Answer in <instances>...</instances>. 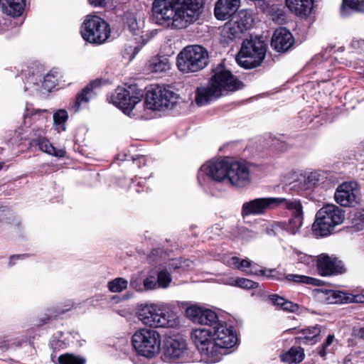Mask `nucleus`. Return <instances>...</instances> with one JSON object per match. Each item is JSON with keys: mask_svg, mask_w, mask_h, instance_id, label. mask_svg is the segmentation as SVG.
I'll list each match as a JSON object with an SVG mask.
<instances>
[{"mask_svg": "<svg viewBox=\"0 0 364 364\" xmlns=\"http://www.w3.org/2000/svg\"><path fill=\"white\" fill-rule=\"evenodd\" d=\"M203 0H154L152 19L172 29H183L193 23Z\"/></svg>", "mask_w": 364, "mask_h": 364, "instance_id": "obj_1", "label": "nucleus"}, {"mask_svg": "<svg viewBox=\"0 0 364 364\" xmlns=\"http://www.w3.org/2000/svg\"><path fill=\"white\" fill-rule=\"evenodd\" d=\"M237 342L233 328L220 321L215 311L206 308V363L220 361Z\"/></svg>", "mask_w": 364, "mask_h": 364, "instance_id": "obj_2", "label": "nucleus"}, {"mask_svg": "<svg viewBox=\"0 0 364 364\" xmlns=\"http://www.w3.org/2000/svg\"><path fill=\"white\" fill-rule=\"evenodd\" d=\"M345 220V211L334 204L323 206L316 213L313 231L316 235L328 236Z\"/></svg>", "mask_w": 364, "mask_h": 364, "instance_id": "obj_3", "label": "nucleus"}, {"mask_svg": "<svg viewBox=\"0 0 364 364\" xmlns=\"http://www.w3.org/2000/svg\"><path fill=\"white\" fill-rule=\"evenodd\" d=\"M138 318L144 324L154 328H173L178 324L173 311L156 304L143 306L139 311Z\"/></svg>", "mask_w": 364, "mask_h": 364, "instance_id": "obj_4", "label": "nucleus"}, {"mask_svg": "<svg viewBox=\"0 0 364 364\" xmlns=\"http://www.w3.org/2000/svg\"><path fill=\"white\" fill-rule=\"evenodd\" d=\"M243 84L229 70L218 68L211 77L206 87V102L208 100L216 99L225 92H234L242 88Z\"/></svg>", "mask_w": 364, "mask_h": 364, "instance_id": "obj_5", "label": "nucleus"}, {"mask_svg": "<svg viewBox=\"0 0 364 364\" xmlns=\"http://www.w3.org/2000/svg\"><path fill=\"white\" fill-rule=\"evenodd\" d=\"M266 51L267 46L260 38L246 40L236 56V61L245 68H255L263 61Z\"/></svg>", "mask_w": 364, "mask_h": 364, "instance_id": "obj_6", "label": "nucleus"}, {"mask_svg": "<svg viewBox=\"0 0 364 364\" xmlns=\"http://www.w3.org/2000/svg\"><path fill=\"white\" fill-rule=\"evenodd\" d=\"M205 48L199 45L187 46L176 57V67L183 74L198 72L205 67Z\"/></svg>", "mask_w": 364, "mask_h": 364, "instance_id": "obj_7", "label": "nucleus"}, {"mask_svg": "<svg viewBox=\"0 0 364 364\" xmlns=\"http://www.w3.org/2000/svg\"><path fill=\"white\" fill-rule=\"evenodd\" d=\"M132 342L136 353L144 357L152 358L159 353L161 336L153 329H140L132 336Z\"/></svg>", "mask_w": 364, "mask_h": 364, "instance_id": "obj_8", "label": "nucleus"}, {"mask_svg": "<svg viewBox=\"0 0 364 364\" xmlns=\"http://www.w3.org/2000/svg\"><path fill=\"white\" fill-rule=\"evenodd\" d=\"M82 38L91 43L101 44L109 36L108 23L97 16H87L81 29Z\"/></svg>", "mask_w": 364, "mask_h": 364, "instance_id": "obj_9", "label": "nucleus"}, {"mask_svg": "<svg viewBox=\"0 0 364 364\" xmlns=\"http://www.w3.org/2000/svg\"><path fill=\"white\" fill-rule=\"evenodd\" d=\"M180 100L179 95L173 91L161 86H156L146 94V107L151 110H161L173 108Z\"/></svg>", "mask_w": 364, "mask_h": 364, "instance_id": "obj_10", "label": "nucleus"}, {"mask_svg": "<svg viewBox=\"0 0 364 364\" xmlns=\"http://www.w3.org/2000/svg\"><path fill=\"white\" fill-rule=\"evenodd\" d=\"M285 203V198H257L242 204L241 215L243 218L249 215H262L267 211L279 208Z\"/></svg>", "mask_w": 364, "mask_h": 364, "instance_id": "obj_11", "label": "nucleus"}, {"mask_svg": "<svg viewBox=\"0 0 364 364\" xmlns=\"http://www.w3.org/2000/svg\"><path fill=\"white\" fill-rule=\"evenodd\" d=\"M288 175L295 178L289 183L291 184V189L299 193L314 188L326 179L325 173L321 171L305 173L291 171Z\"/></svg>", "mask_w": 364, "mask_h": 364, "instance_id": "obj_12", "label": "nucleus"}, {"mask_svg": "<svg viewBox=\"0 0 364 364\" xmlns=\"http://www.w3.org/2000/svg\"><path fill=\"white\" fill-rule=\"evenodd\" d=\"M135 86L128 88L117 87L115 94L109 97V102L118 107L124 113L129 114L135 105L141 101L142 94L135 92Z\"/></svg>", "mask_w": 364, "mask_h": 364, "instance_id": "obj_13", "label": "nucleus"}, {"mask_svg": "<svg viewBox=\"0 0 364 364\" xmlns=\"http://www.w3.org/2000/svg\"><path fill=\"white\" fill-rule=\"evenodd\" d=\"M336 202L343 207H354L360 203V193L354 181L340 184L335 192Z\"/></svg>", "mask_w": 364, "mask_h": 364, "instance_id": "obj_14", "label": "nucleus"}, {"mask_svg": "<svg viewBox=\"0 0 364 364\" xmlns=\"http://www.w3.org/2000/svg\"><path fill=\"white\" fill-rule=\"evenodd\" d=\"M226 183L238 188L249 186L251 174L248 166L243 162L231 161Z\"/></svg>", "mask_w": 364, "mask_h": 364, "instance_id": "obj_15", "label": "nucleus"}, {"mask_svg": "<svg viewBox=\"0 0 364 364\" xmlns=\"http://www.w3.org/2000/svg\"><path fill=\"white\" fill-rule=\"evenodd\" d=\"M281 207L289 210L293 216L287 224V232L291 235L296 234L303 223V208L301 202L296 199L285 198V203H282Z\"/></svg>", "mask_w": 364, "mask_h": 364, "instance_id": "obj_16", "label": "nucleus"}, {"mask_svg": "<svg viewBox=\"0 0 364 364\" xmlns=\"http://www.w3.org/2000/svg\"><path fill=\"white\" fill-rule=\"evenodd\" d=\"M230 163L225 158L210 161L207 166L209 176L215 181L226 183Z\"/></svg>", "mask_w": 364, "mask_h": 364, "instance_id": "obj_17", "label": "nucleus"}, {"mask_svg": "<svg viewBox=\"0 0 364 364\" xmlns=\"http://www.w3.org/2000/svg\"><path fill=\"white\" fill-rule=\"evenodd\" d=\"M225 263L229 267L239 269L248 275L266 276L265 270L256 269L255 264L249 259H240L238 257L232 256L228 258ZM267 277H269V275H267Z\"/></svg>", "mask_w": 364, "mask_h": 364, "instance_id": "obj_18", "label": "nucleus"}, {"mask_svg": "<svg viewBox=\"0 0 364 364\" xmlns=\"http://www.w3.org/2000/svg\"><path fill=\"white\" fill-rule=\"evenodd\" d=\"M294 43L291 33L285 28L275 30L271 41L272 47L278 52L288 50Z\"/></svg>", "mask_w": 364, "mask_h": 364, "instance_id": "obj_19", "label": "nucleus"}, {"mask_svg": "<svg viewBox=\"0 0 364 364\" xmlns=\"http://www.w3.org/2000/svg\"><path fill=\"white\" fill-rule=\"evenodd\" d=\"M187 346L183 338L168 339L164 345V355L171 360H176L181 358L186 353Z\"/></svg>", "mask_w": 364, "mask_h": 364, "instance_id": "obj_20", "label": "nucleus"}, {"mask_svg": "<svg viewBox=\"0 0 364 364\" xmlns=\"http://www.w3.org/2000/svg\"><path fill=\"white\" fill-rule=\"evenodd\" d=\"M240 6V0H218L215 6V16L225 20L235 14Z\"/></svg>", "mask_w": 364, "mask_h": 364, "instance_id": "obj_21", "label": "nucleus"}, {"mask_svg": "<svg viewBox=\"0 0 364 364\" xmlns=\"http://www.w3.org/2000/svg\"><path fill=\"white\" fill-rule=\"evenodd\" d=\"M317 269L322 276H330L341 273L342 267L337 262L326 255H321L317 260Z\"/></svg>", "mask_w": 364, "mask_h": 364, "instance_id": "obj_22", "label": "nucleus"}, {"mask_svg": "<svg viewBox=\"0 0 364 364\" xmlns=\"http://www.w3.org/2000/svg\"><path fill=\"white\" fill-rule=\"evenodd\" d=\"M98 85L99 84L97 82H92L87 85L81 92L77 95L74 105L72 107L74 112H78L82 107H84L91 99L96 96L94 88Z\"/></svg>", "mask_w": 364, "mask_h": 364, "instance_id": "obj_23", "label": "nucleus"}, {"mask_svg": "<svg viewBox=\"0 0 364 364\" xmlns=\"http://www.w3.org/2000/svg\"><path fill=\"white\" fill-rule=\"evenodd\" d=\"M314 0H286L289 10L296 16H307L311 11Z\"/></svg>", "mask_w": 364, "mask_h": 364, "instance_id": "obj_24", "label": "nucleus"}, {"mask_svg": "<svg viewBox=\"0 0 364 364\" xmlns=\"http://www.w3.org/2000/svg\"><path fill=\"white\" fill-rule=\"evenodd\" d=\"M171 69V63L166 57L155 56L148 63V70L151 73H164Z\"/></svg>", "mask_w": 364, "mask_h": 364, "instance_id": "obj_25", "label": "nucleus"}, {"mask_svg": "<svg viewBox=\"0 0 364 364\" xmlns=\"http://www.w3.org/2000/svg\"><path fill=\"white\" fill-rule=\"evenodd\" d=\"M33 142L39 147L42 151L50 155L56 157H63L65 154V151L64 150L57 149L45 137H38L34 139Z\"/></svg>", "mask_w": 364, "mask_h": 364, "instance_id": "obj_26", "label": "nucleus"}, {"mask_svg": "<svg viewBox=\"0 0 364 364\" xmlns=\"http://www.w3.org/2000/svg\"><path fill=\"white\" fill-rule=\"evenodd\" d=\"M2 4L9 15L19 16L24 10L26 0H2Z\"/></svg>", "mask_w": 364, "mask_h": 364, "instance_id": "obj_27", "label": "nucleus"}, {"mask_svg": "<svg viewBox=\"0 0 364 364\" xmlns=\"http://www.w3.org/2000/svg\"><path fill=\"white\" fill-rule=\"evenodd\" d=\"M305 357L304 349L300 347H291L287 353L281 355L283 362L291 364L301 363Z\"/></svg>", "mask_w": 364, "mask_h": 364, "instance_id": "obj_28", "label": "nucleus"}, {"mask_svg": "<svg viewBox=\"0 0 364 364\" xmlns=\"http://www.w3.org/2000/svg\"><path fill=\"white\" fill-rule=\"evenodd\" d=\"M237 23L232 17L225 24L223 30V35L230 39L239 38L244 31Z\"/></svg>", "mask_w": 364, "mask_h": 364, "instance_id": "obj_29", "label": "nucleus"}, {"mask_svg": "<svg viewBox=\"0 0 364 364\" xmlns=\"http://www.w3.org/2000/svg\"><path fill=\"white\" fill-rule=\"evenodd\" d=\"M320 299L328 304L341 303L345 299L344 294L332 289L321 290L318 292Z\"/></svg>", "mask_w": 364, "mask_h": 364, "instance_id": "obj_30", "label": "nucleus"}, {"mask_svg": "<svg viewBox=\"0 0 364 364\" xmlns=\"http://www.w3.org/2000/svg\"><path fill=\"white\" fill-rule=\"evenodd\" d=\"M186 314L187 317L193 322L200 324L203 323L205 310L203 307L197 304H192L186 309Z\"/></svg>", "mask_w": 364, "mask_h": 364, "instance_id": "obj_31", "label": "nucleus"}, {"mask_svg": "<svg viewBox=\"0 0 364 364\" xmlns=\"http://www.w3.org/2000/svg\"><path fill=\"white\" fill-rule=\"evenodd\" d=\"M348 9L364 13V0H343L341 8L342 16H345L348 14Z\"/></svg>", "mask_w": 364, "mask_h": 364, "instance_id": "obj_32", "label": "nucleus"}, {"mask_svg": "<svg viewBox=\"0 0 364 364\" xmlns=\"http://www.w3.org/2000/svg\"><path fill=\"white\" fill-rule=\"evenodd\" d=\"M237 21V24L241 27L243 31L249 30L253 23L252 14L247 11H240L237 16L233 17Z\"/></svg>", "mask_w": 364, "mask_h": 364, "instance_id": "obj_33", "label": "nucleus"}, {"mask_svg": "<svg viewBox=\"0 0 364 364\" xmlns=\"http://www.w3.org/2000/svg\"><path fill=\"white\" fill-rule=\"evenodd\" d=\"M191 339L198 351L203 353L205 351V329L203 328L193 329L191 333Z\"/></svg>", "mask_w": 364, "mask_h": 364, "instance_id": "obj_34", "label": "nucleus"}, {"mask_svg": "<svg viewBox=\"0 0 364 364\" xmlns=\"http://www.w3.org/2000/svg\"><path fill=\"white\" fill-rule=\"evenodd\" d=\"M60 76V75L57 70H51L44 76L43 87L48 91H50L57 85Z\"/></svg>", "mask_w": 364, "mask_h": 364, "instance_id": "obj_35", "label": "nucleus"}, {"mask_svg": "<svg viewBox=\"0 0 364 364\" xmlns=\"http://www.w3.org/2000/svg\"><path fill=\"white\" fill-rule=\"evenodd\" d=\"M59 364H85L86 359L73 353H64L58 357Z\"/></svg>", "mask_w": 364, "mask_h": 364, "instance_id": "obj_36", "label": "nucleus"}, {"mask_svg": "<svg viewBox=\"0 0 364 364\" xmlns=\"http://www.w3.org/2000/svg\"><path fill=\"white\" fill-rule=\"evenodd\" d=\"M300 332L301 333L302 336H299V339L304 340V343L311 342V343H314L316 342L314 338L319 335L321 331L318 327L314 326L311 328H303L300 331Z\"/></svg>", "mask_w": 364, "mask_h": 364, "instance_id": "obj_37", "label": "nucleus"}, {"mask_svg": "<svg viewBox=\"0 0 364 364\" xmlns=\"http://www.w3.org/2000/svg\"><path fill=\"white\" fill-rule=\"evenodd\" d=\"M68 118V114L65 109H59L53 114V121L58 132L65 131V123Z\"/></svg>", "mask_w": 364, "mask_h": 364, "instance_id": "obj_38", "label": "nucleus"}, {"mask_svg": "<svg viewBox=\"0 0 364 364\" xmlns=\"http://www.w3.org/2000/svg\"><path fill=\"white\" fill-rule=\"evenodd\" d=\"M127 284V280L122 277H118L109 282L107 284V287L110 291L118 293L126 289Z\"/></svg>", "mask_w": 364, "mask_h": 364, "instance_id": "obj_39", "label": "nucleus"}, {"mask_svg": "<svg viewBox=\"0 0 364 364\" xmlns=\"http://www.w3.org/2000/svg\"><path fill=\"white\" fill-rule=\"evenodd\" d=\"M172 281L171 273L166 269H161L158 273L157 282L159 288H167Z\"/></svg>", "mask_w": 364, "mask_h": 364, "instance_id": "obj_40", "label": "nucleus"}, {"mask_svg": "<svg viewBox=\"0 0 364 364\" xmlns=\"http://www.w3.org/2000/svg\"><path fill=\"white\" fill-rule=\"evenodd\" d=\"M236 235L238 238L244 241H249L254 238L256 236V234L248 228L240 226L237 228Z\"/></svg>", "mask_w": 364, "mask_h": 364, "instance_id": "obj_41", "label": "nucleus"}, {"mask_svg": "<svg viewBox=\"0 0 364 364\" xmlns=\"http://www.w3.org/2000/svg\"><path fill=\"white\" fill-rule=\"evenodd\" d=\"M287 280L292 281L294 282L312 284H316L317 282L314 278L299 274H289L287 276Z\"/></svg>", "mask_w": 364, "mask_h": 364, "instance_id": "obj_42", "label": "nucleus"}, {"mask_svg": "<svg viewBox=\"0 0 364 364\" xmlns=\"http://www.w3.org/2000/svg\"><path fill=\"white\" fill-rule=\"evenodd\" d=\"M334 341V336L329 334L325 341V343L319 348L318 353L322 357L325 358L326 354L330 352L328 348L333 343Z\"/></svg>", "mask_w": 364, "mask_h": 364, "instance_id": "obj_43", "label": "nucleus"}, {"mask_svg": "<svg viewBox=\"0 0 364 364\" xmlns=\"http://www.w3.org/2000/svg\"><path fill=\"white\" fill-rule=\"evenodd\" d=\"M237 282V287L242 289H252L258 287V283L246 278L238 277Z\"/></svg>", "mask_w": 364, "mask_h": 364, "instance_id": "obj_44", "label": "nucleus"}, {"mask_svg": "<svg viewBox=\"0 0 364 364\" xmlns=\"http://www.w3.org/2000/svg\"><path fill=\"white\" fill-rule=\"evenodd\" d=\"M194 102L200 107L205 104V86L201 85L196 88Z\"/></svg>", "mask_w": 364, "mask_h": 364, "instance_id": "obj_45", "label": "nucleus"}, {"mask_svg": "<svg viewBox=\"0 0 364 364\" xmlns=\"http://www.w3.org/2000/svg\"><path fill=\"white\" fill-rule=\"evenodd\" d=\"M143 285L146 290H152L159 287L157 279L154 276H149L143 281Z\"/></svg>", "mask_w": 364, "mask_h": 364, "instance_id": "obj_46", "label": "nucleus"}, {"mask_svg": "<svg viewBox=\"0 0 364 364\" xmlns=\"http://www.w3.org/2000/svg\"><path fill=\"white\" fill-rule=\"evenodd\" d=\"M130 287L137 291H141L142 287L139 275H133L130 279Z\"/></svg>", "mask_w": 364, "mask_h": 364, "instance_id": "obj_47", "label": "nucleus"}, {"mask_svg": "<svg viewBox=\"0 0 364 364\" xmlns=\"http://www.w3.org/2000/svg\"><path fill=\"white\" fill-rule=\"evenodd\" d=\"M269 299L274 305L279 306L281 309L283 306L284 301H286L284 298L279 296L277 294L270 295Z\"/></svg>", "mask_w": 364, "mask_h": 364, "instance_id": "obj_48", "label": "nucleus"}, {"mask_svg": "<svg viewBox=\"0 0 364 364\" xmlns=\"http://www.w3.org/2000/svg\"><path fill=\"white\" fill-rule=\"evenodd\" d=\"M298 260L299 262L307 265L314 262V259L311 256L301 252L298 253Z\"/></svg>", "mask_w": 364, "mask_h": 364, "instance_id": "obj_49", "label": "nucleus"}, {"mask_svg": "<svg viewBox=\"0 0 364 364\" xmlns=\"http://www.w3.org/2000/svg\"><path fill=\"white\" fill-rule=\"evenodd\" d=\"M298 309H299V306L296 304H295L289 301H287V300H286L284 301V305L282 307V309H283L284 311H289V312H294Z\"/></svg>", "mask_w": 364, "mask_h": 364, "instance_id": "obj_50", "label": "nucleus"}, {"mask_svg": "<svg viewBox=\"0 0 364 364\" xmlns=\"http://www.w3.org/2000/svg\"><path fill=\"white\" fill-rule=\"evenodd\" d=\"M89 3L95 7H106L111 0H88Z\"/></svg>", "mask_w": 364, "mask_h": 364, "instance_id": "obj_51", "label": "nucleus"}, {"mask_svg": "<svg viewBox=\"0 0 364 364\" xmlns=\"http://www.w3.org/2000/svg\"><path fill=\"white\" fill-rule=\"evenodd\" d=\"M204 165H201L198 170L197 180L198 183L200 186H203V183L205 181V171L203 170Z\"/></svg>", "mask_w": 364, "mask_h": 364, "instance_id": "obj_52", "label": "nucleus"}, {"mask_svg": "<svg viewBox=\"0 0 364 364\" xmlns=\"http://www.w3.org/2000/svg\"><path fill=\"white\" fill-rule=\"evenodd\" d=\"M26 256V255H13L10 257L9 259V266H13L15 264V260L16 259H23Z\"/></svg>", "mask_w": 364, "mask_h": 364, "instance_id": "obj_53", "label": "nucleus"}, {"mask_svg": "<svg viewBox=\"0 0 364 364\" xmlns=\"http://www.w3.org/2000/svg\"><path fill=\"white\" fill-rule=\"evenodd\" d=\"M353 332L356 338L363 339L364 341V328L355 329Z\"/></svg>", "mask_w": 364, "mask_h": 364, "instance_id": "obj_54", "label": "nucleus"}, {"mask_svg": "<svg viewBox=\"0 0 364 364\" xmlns=\"http://www.w3.org/2000/svg\"><path fill=\"white\" fill-rule=\"evenodd\" d=\"M238 277H230L227 279L225 282V284L230 286L232 287H237L238 282H237Z\"/></svg>", "mask_w": 364, "mask_h": 364, "instance_id": "obj_55", "label": "nucleus"}, {"mask_svg": "<svg viewBox=\"0 0 364 364\" xmlns=\"http://www.w3.org/2000/svg\"><path fill=\"white\" fill-rule=\"evenodd\" d=\"M134 161H136L137 164H145V157L144 156H139L137 159H134Z\"/></svg>", "mask_w": 364, "mask_h": 364, "instance_id": "obj_56", "label": "nucleus"}, {"mask_svg": "<svg viewBox=\"0 0 364 364\" xmlns=\"http://www.w3.org/2000/svg\"><path fill=\"white\" fill-rule=\"evenodd\" d=\"M358 149V151L360 152L361 155H364V140L360 143Z\"/></svg>", "mask_w": 364, "mask_h": 364, "instance_id": "obj_57", "label": "nucleus"}, {"mask_svg": "<svg viewBox=\"0 0 364 364\" xmlns=\"http://www.w3.org/2000/svg\"><path fill=\"white\" fill-rule=\"evenodd\" d=\"M172 267H173V269L177 268V266H176V265H174V262H171V263H169V264H168V268H169V269H171Z\"/></svg>", "mask_w": 364, "mask_h": 364, "instance_id": "obj_58", "label": "nucleus"}, {"mask_svg": "<svg viewBox=\"0 0 364 364\" xmlns=\"http://www.w3.org/2000/svg\"><path fill=\"white\" fill-rule=\"evenodd\" d=\"M0 348L2 349V350H6L9 348V345H4V346H1Z\"/></svg>", "mask_w": 364, "mask_h": 364, "instance_id": "obj_59", "label": "nucleus"}, {"mask_svg": "<svg viewBox=\"0 0 364 364\" xmlns=\"http://www.w3.org/2000/svg\"><path fill=\"white\" fill-rule=\"evenodd\" d=\"M135 21H136V19H135V18H134V19L132 20V23H131V24H130V26H134V23H136ZM134 27H133V29H134Z\"/></svg>", "mask_w": 364, "mask_h": 364, "instance_id": "obj_60", "label": "nucleus"}, {"mask_svg": "<svg viewBox=\"0 0 364 364\" xmlns=\"http://www.w3.org/2000/svg\"><path fill=\"white\" fill-rule=\"evenodd\" d=\"M67 310H68V309H66V311H67ZM65 311V310H62L61 311H60V312H59V314H63V313H64Z\"/></svg>", "mask_w": 364, "mask_h": 364, "instance_id": "obj_61", "label": "nucleus"}, {"mask_svg": "<svg viewBox=\"0 0 364 364\" xmlns=\"http://www.w3.org/2000/svg\"><path fill=\"white\" fill-rule=\"evenodd\" d=\"M2 1V0H0V3Z\"/></svg>", "mask_w": 364, "mask_h": 364, "instance_id": "obj_62", "label": "nucleus"}, {"mask_svg": "<svg viewBox=\"0 0 364 364\" xmlns=\"http://www.w3.org/2000/svg\"><path fill=\"white\" fill-rule=\"evenodd\" d=\"M1 168V166H0V169Z\"/></svg>", "mask_w": 364, "mask_h": 364, "instance_id": "obj_63", "label": "nucleus"}]
</instances>
